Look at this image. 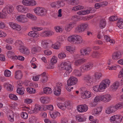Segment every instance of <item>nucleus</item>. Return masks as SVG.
<instances>
[{"label": "nucleus", "instance_id": "32", "mask_svg": "<svg viewBox=\"0 0 123 123\" xmlns=\"http://www.w3.org/2000/svg\"><path fill=\"white\" fill-rule=\"evenodd\" d=\"M75 118L77 121L82 122L86 120V118L84 116L77 115L75 116Z\"/></svg>", "mask_w": 123, "mask_h": 123}, {"label": "nucleus", "instance_id": "14", "mask_svg": "<svg viewBox=\"0 0 123 123\" xmlns=\"http://www.w3.org/2000/svg\"><path fill=\"white\" fill-rule=\"evenodd\" d=\"M78 80L74 77H70L67 81V85L68 86L75 84L77 82Z\"/></svg>", "mask_w": 123, "mask_h": 123}, {"label": "nucleus", "instance_id": "13", "mask_svg": "<svg viewBox=\"0 0 123 123\" xmlns=\"http://www.w3.org/2000/svg\"><path fill=\"white\" fill-rule=\"evenodd\" d=\"M84 80L85 82L86 85L88 86H90L93 85V79L91 76L88 75L84 77Z\"/></svg>", "mask_w": 123, "mask_h": 123}, {"label": "nucleus", "instance_id": "49", "mask_svg": "<svg viewBox=\"0 0 123 123\" xmlns=\"http://www.w3.org/2000/svg\"><path fill=\"white\" fill-rule=\"evenodd\" d=\"M57 58L55 56H53L50 61V62L51 64L54 65L56 64L57 62Z\"/></svg>", "mask_w": 123, "mask_h": 123}, {"label": "nucleus", "instance_id": "60", "mask_svg": "<svg viewBox=\"0 0 123 123\" xmlns=\"http://www.w3.org/2000/svg\"><path fill=\"white\" fill-rule=\"evenodd\" d=\"M99 88V86H98V85H96L93 86L92 89L94 91L96 92H100L101 91Z\"/></svg>", "mask_w": 123, "mask_h": 123}, {"label": "nucleus", "instance_id": "35", "mask_svg": "<svg viewBox=\"0 0 123 123\" xmlns=\"http://www.w3.org/2000/svg\"><path fill=\"white\" fill-rule=\"evenodd\" d=\"M80 25L83 32L88 28V25L87 23H84Z\"/></svg>", "mask_w": 123, "mask_h": 123}, {"label": "nucleus", "instance_id": "8", "mask_svg": "<svg viewBox=\"0 0 123 123\" xmlns=\"http://www.w3.org/2000/svg\"><path fill=\"white\" fill-rule=\"evenodd\" d=\"M16 9L18 12L21 13H26L28 11V8L22 5H19L17 6Z\"/></svg>", "mask_w": 123, "mask_h": 123}, {"label": "nucleus", "instance_id": "16", "mask_svg": "<svg viewBox=\"0 0 123 123\" xmlns=\"http://www.w3.org/2000/svg\"><path fill=\"white\" fill-rule=\"evenodd\" d=\"M92 51L91 48L87 47L81 49L80 51V53L81 55H88Z\"/></svg>", "mask_w": 123, "mask_h": 123}, {"label": "nucleus", "instance_id": "34", "mask_svg": "<svg viewBox=\"0 0 123 123\" xmlns=\"http://www.w3.org/2000/svg\"><path fill=\"white\" fill-rule=\"evenodd\" d=\"M52 90L51 88L49 87H46L43 88V92L47 94H50L52 93Z\"/></svg>", "mask_w": 123, "mask_h": 123}, {"label": "nucleus", "instance_id": "22", "mask_svg": "<svg viewBox=\"0 0 123 123\" xmlns=\"http://www.w3.org/2000/svg\"><path fill=\"white\" fill-rule=\"evenodd\" d=\"M116 111L114 108V105H111L106 108L105 112L107 114H109L115 112Z\"/></svg>", "mask_w": 123, "mask_h": 123}, {"label": "nucleus", "instance_id": "58", "mask_svg": "<svg viewBox=\"0 0 123 123\" xmlns=\"http://www.w3.org/2000/svg\"><path fill=\"white\" fill-rule=\"evenodd\" d=\"M80 69L82 72H85L88 70L86 64H84L81 66L80 68Z\"/></svg>", "mask_w": 123, "mask_h": 123}, {"label": "nucleus", "instance_id": "20", "mask_svg": "<svg viewBox=\"0 0 123 123\" xmlns=\"http://www.w3.org/2000/svg\"><path fill=\"white\" fill-rule=\"evenodd\" d=\"M41 102L43 104H47L49 103L50 99V98L47 96L41 97L40 99Z\"/></svg>", "mask_w": 123, "mask_h": 123}, {"label": "nucleus", "instance_id": "7", "mask_svg": "<svg viewBox=\"0 0 123 123\" xmlns=\"http://www.w3.org/2000/svg\"><path fill=\"white\" fill-rule=\"evenodd\" d=\"M16 20L18 22L23 23H27L28 20L25 15L21 14L18 16L16 18Z\"/></svg>", "mask_w": 123, "mask_h": 123}, {"label": "nucleus", "instance_id": "59", "mask_svg": "<svg viewBox=\"0 0 123 123\" xmlns=\"http://www.w3.org/2000/svg\"><path fill=\"white\" fill-rule=\"evenodd\" d=\"M73 74L74 75L79 77H80L81 75V74L80 71L77 69H75L73 71Z\"/></svg>", "mask_w": 123, "mask_h": 123}, {"label": "nucleus", "instance_id": "50", "mask_svg": "<svg viewBox=\"0 0 123 123\" xmlns=\"http://www.w3.org/2000/svg\"><path fill=\"white\" fill-rule=\"evenodd\" d=\"M60 47V45H58L56 43L53 44V43L50 45V49L52 48L55 49H59Z\"/></svg>", "mask_w": 123, "mask_h": 123}, {"label": "nucleus", "instance_id": "46", "mask_svg": "<svg viewBox=\"0 0 123 123\" xmlns=\"http://www.w3.org/2000/svg\"><path fill=\"white\" fill-rule=\"evenodd\" d=\"M42 77L41 81L43 83L46 82L47 80V77L45 73L44 72L40 75Z\"/></svg>", "mask_w": 123, "mask_h": 123}, {"label": "nucleus", "instance_id": "25", "mask_svg": "<svg viewBox=\"0 0 123 123\" xmlns=\"http://www.w3.org/2000/svg\"><path fill=\"white\" fill-rule=\"evenodd\" d=\"M119 85V82L116 81L113 83L110 86V89L113 91H115L118 88Z\"/></svg>", "mask_w": 123, "mask_h": 123}, {"label": "nucleus", "instance_id": "11", "mask_svg": "<svg viewBox=\"0 0 123 123\" xmlns=\"http://www.w3.org/2000/svg\"><path fill=\"white\" fill-rule=\"evenodd\" d=\"M79 56L78 55H74V64L76 66H80L82 64L85 62L86 61V60L84 59H76V57Z\"/></svg>", "mask_w": 123, "mask_h": 123}, {"label": "nucleus", "instance_id": "36", "mask_svg": "<svg viewBox=\"0 0 123 123\" xmlns=\"http://www.w3.org/2000/svg\"><path fill=\"white\" fill-rule=\"evenodd\" d=\"M114 108L116 111L117 110L123 108V102H121L117 104L114 106Z\"/></svg>", "mask_w": 123, "mask_h": 123}, {"label": "nucleus", "instance_id": "12", "mask_svg": "<svg viewBox=\"0 0 123 123\" xmlns=\"http://www.w3.org/2000/svg\"><path fill=\"white\" fill-rule=\"evenodd\" d=\"M88 109V107L86 105L84 104L78 105L77 107V110L79 112H83L86 111Z\"/></svg>", "mask_w": 123, "mask_h": 123}, {"label": "nucleus", "instance_id": "21", "mask_svg": "<svg viewBox=\"0 0 123 123\" xmlns=\"http://www.w3.org/2000/svg\"><path fill=\"white\" fill-rule=\"evenodd\" d=\"M19 51L22 54L26 55H28L30 53V50L29 49L25 46L19 49Z\"/></svg>", "mask_w": 123, "mask_h": 123}, {"label": "nucleus", "instance_id": "64", "mask_svg": "<svg viewBox=\"0 0 123 123\" xmlns=\"http://www.w3.org/2000/svg\"><path fill=\"white\" fill-rule=\"evenodd\" d=\"M33 102L32 99L29 98H26L25 99L24 102L27 104H31Z\"/></svg>", "mask_w": 123, "mask_h": 123}, {"label": "nucleus", "instance_id": "29", "mask_svg": "<svg viewBox=\"0 0 123 123\" xmlns=\"http://www.w3.org/2000/svg\"><path fill=\"white\" fill-rule=\"evenodd\" d=\"M74 24L73 22H70L66 25L65 27V29L67 32L70 31L74 27Z\"/></svg>", "mask_w": 123, "mask_h": 123}, {"label": "nucleus", "instance_id": "30", "mask_svg": "<svg viewBox=\"0 0 123 123\" xmlns=\"http://www.w3.org/2000/svg\"><path fill=\"white\" fill-rule=\"evenodd\" d=\"M75 42L77 43H81L83 41L82 37L79 35L74 34Z\"/></svg>", "mask_w": 123, "mask_h": 123}, {"label": "nucleus", "instance_id": "38", "mask_svg": "<svg viewBox=\"0 0 123 123\" xmlns=\"http://www.w3.org/2000/svg\"><path fill=\"white\" fill-rule=\"evenodd\" d=\"M106 24V20L104 19H102L100 21L99 26L101 29H103L105 26Z\"/></svg>", "mask_w": 123, "mask_h": 123}, {"label": "nucleus", "instance_id": "4", "mask_svg": "<svg viewBox=\"0 0 123 123\" xmlns=\"http://www.w3.org/2000/svg\"><path fill=\"white\" fill-rule=\"evenodd\" d=\"M122 119V116L120 115L117 114L112 116L110 119V121L112 123H120Z\"/></svg>", "mask_w": 123, "mask_h": 123}, {"label": "nucleus", "instance_id": "55", "mask_svg": "<svg viewBox=\"0 0 123 123\" xmlns=\"http://www.w3.org/2000/svg\"><path fill=\"white\" fill-rule=\"evenodd\" d=\"M118 67H120L119 65H113L111 66H108V68L109 70H116L117 68Z\"/></svg>", "mask_w": 123, "mask_h": 123}, {"label": "nucleus", "instance_id": "28", "mask_svg": "<svg viewBox=\"0 0 123 123\" xmlns=\"http://www.w3.org/2000/svg\"><path fill=\"white\" fill-rule=\"evenodd\" d=\"M26 18L32 21H36L37 20V17L35 15L31 13H28L26 14Z\"/></svg>", "mask_w": 123, "mask_h": 123}, {"label": "nucleus", "instance_id": "63", "mask_svg": "<svg viewBox=\"0 0 123 123\" xmlns=\"http://www.w3.org/2000/svg\"><path fill=\"white\" fill-rule=\"evenodd\" d=\"M57 39L59 42V44L62 43L64 41V37L62 35L58 36L57 37Z\"/></svg>", "mask_w": 123, "mask_h": 123}, {"label": "nucleus", "instance_id": "3", "mask_svg": "<svg viewBox=\"0 0 123 123\" xmlns=\"http://www.w3.org/2000/svg\"><path fill=\"white\" fill-rule=\"evenodd\" d=\"M35 13L37 15L43 16L46 14L47 13L46 9L42 7H36L33 9Z\"/></svg>", "mask_w": 123, "mask_h": 123}, {"label": "nucleus", "instance_id": "45", "mask_svg": "<svg viewBox=\"0 0 123 123\" xmlns=\"http://www.w3.org/2000/svg\"><path fill=\"white\" fill-rule=\"evenodd\" d=\"M55 31L57 33H61L63 31L62 27L59 26H56L54 27Z\"/></svg>", "mask_w": 123, "mask_h": 123}, {"label": "nucleus", "instance_id": "43", "mask_svg": "<svg viewBox=\"0 0 123 123\" xmlns=\"http://www.w3.org/2000/svg\"><path fill=\"white\" fill-rule=\"evenodd\" d=\"M104 38L106 42H109L112 44H114L115 43V41L113 39H111L110 37L108 36H105Z\"/></svg>", "mask_w": 123, "mask_h": 123}, {"label": "nucleus", "instance_id": "26", "mask_svg": "<svg viewBox=\"0 0 123 123\" xmlns=\"http://www.w3.org/2000/svg\"><path fill=\"white\" fill-rule=\"evenodd\" d=\"M67 102L63 103H59L57 104V106L60 109L63 111L66 110V107L68 105V104H67Z\"/></svg>", "mask_w": 123, "mask_h": 123}, {"label": "nucleus", "instance_id": "24", "mask_svg": "<svg viewBox=\"0 0 123 123\" xmlns=\"http://www.w3.org/2000/svg\"><path fill=\"white\" fill-rule=\"evenodd\" d=\"M92 9V8H90L87 10H82L78 12L77 13L80 15H85L90 13Z\"/></svg>", "mask_w": 123, "mask_h": 123}, {"label": "nucleus", "instance_id": "41", "mask_svg": "<svg viewBox=\"0 0 123 123\" xmlns=\"http://www.w3.org/2000/svg\"><path fill=\"white\" fill-rule=\"evenodd\" d=\"M53 90L54 94L57 96L59 95L61 92V89L58 87H54Z\"/></svg>", "mask_w": 123, "mask_h": 123}, {"label": "nucleus", "instance_id": "44", "mask_svg": "<svg viewBox=\"0 0 123 123\" xmlns=\"http://www.w3.org/2000/svg\"><path fill=\"white\" fill-rule=\"evenodd\" d=\"M15 45L17 47H19V48H22L24 46H23V43L21 41L19 40H17L16 41Z\"/></svg>", "mask_w": 123, "mask_h": 123}, {"label": "nucleus", "instance_id": "31", "mask_svg": "<svg viewBox=\"0 0 123 123\" xmlns=\"http://www.w3.org/2000/svg\"><path fill=\"white\" fill-rule=\"evenodd\" d=\"M22 76L23 74L21 71L18 70L15 72L14 77L17 80L21 79Z\"/></svg>", "mask_w": 123, "mask_h": 123}, {"label": "nucleus", "instance_id": "53", "mask_svg": "<svg viewBox=\"0 0 123 123\" xmlns=\"http://www.w3.org/2000/svg\"><path fill=\"white\" fill-rule=\"evenodd\" d=\"M84 7L82 6H78L74 7L72 9V10L73 11H76L78 10L83 9Z\"/></svg>", "mask_w": 123, "mask_h": 123}, {"label": "nucleus", "instance_id": "48", "mask_svg": "<svg viewBox=\"0 0 123 123\" xmlns=\"http://www.w3.org/2000/svg\"><path fill=\"white\" fill-rule=\"evenodd\" d=\"M117 26L120 29L123 28V20L122 19L120 18L117 23Z\"/></svg>", "mask_w": 123, "mask_h": 123}, {"label": "nucleus", "instance_id": "56", "mask_svg": "<svg viewBox=\"0 0 123 123\" xmlns=\"http://www.w3.org/2000/svg\"><path fill=\"white\" fill-rule=\"evenodd\" d=\"M51 6L52 7L58 9L59 8L58 1L52 3L51 4Z\"/></svg>", "mask_w": 123, "mask_h": 123}, {"label": "nucleus", "instance_id": "33", "mask_svg": "<svg viewBox=\"0 0 123 123\" xmlns=\"http://www.w3.org/2000/svg\"><path fill=\"white\" fill-rule=\"evenodd\" d=\"M50 115L53 119H55L58 117H59L61 115L60 113L58 111H55L53 113H50Z\"/></svg>", "mask_w": 123, "mask_h": 123}, {"label": "nucleus", "instance_id": "57", "mask_svg": "<svg viewBox=\"0 0 123 123\" xmlns=\"http://www.w3.org/2000/svg\"><path fill=\"white\" fill-rule=\"evenodd\" d=\"M26 91L28 92L31 94L35 93L36 92L35 89L31 87L27 88Z\"/></svg>", "mask_w": 123, "mask_h": 123}, {"label": "nucleus", "instance_id": "39", "mask_svg": "<svg viewBox=\"0 0 123 123\" xmlns=\"http://www.w3.org/2000/svg\"><path fill=\"white\" fill-rule=\"evenodd\" d=\"M112 58L114 60H117L121 57L120 54L118 53L115 52L113 53L112 56Z\"/></svg>", "mask_w": 123, "mask_h": 123}, {"label": "nucleus", "instance_id": "27", "mask_svg": "<svg viewBox=\"0 0 123 123\" xmlns=\"http://www.w3.org/2000/svg\"><path fill=\"white\" fill-rule=\"evenodd\" d=\"M3 85L4 87L8 91L12 92L13 91V87L8 83H4Z\"/></svg>", "mask_w": 123, "mask_h": 123}, {"label": "nucleus", "instance_id": "9", "mask_svg": "<svg viewBox=\"0 0 123 123\" xmlns=\"http://www.w3.org/2000/svg\"><path fill=\"white\" fill-rule=\"evenodd\" d=\"M22 3L24 6H34L37 4L34 0H22Z\"/></svg>", "mask_w": 123, "mask_h": 123}, {"label": "nucleus", "instance_id": "23", "mask_svg": "<svg viewBox=\"0 0 123 123\" xmlns=\"http://www.w3.org/2000/svg\"><path fill=\"white\" fill-rule=\"evenodd\" d=\"M28 35L29 36L34 38H37L39 37V33L35 31H32L29 32L28 33Z\"/></svg>", "mask_w": 123, "mask_h": 123}, {"label": "nucleus", "instance_id": "42", "mask_svg": "<svg viewBox=\"0 0 123 123\" xmlns=\"http://www.w3.org/2000/svg\"><path fill=\"white\" fill-rule=\"evenodd\" d=\"M94 102L97 103L102 102L101 95H98L96 96L93 99Z\"/></svg>", "mask_w": 123, "mask_h": 123}, {"label": "nucleus", "instance_id": "62", "mask_svg": "<svg viewBox=\"0 0 123 123\" xmlns=\"http://www.w3.org/2000/svg\"><path fill=\"white\" fill-rule=\"evenodd\" d=\"M9 97L11 99L16 100L18 99V98L15 95L13 94H11L9 95Z\"/></svg>", "mask_w": 123, "mask_h": 123}, {"label": "nucleus", "instance_id": "51", "mask_svg": "<svg viewBox=\"0 0 123 123\" xmlns=\"http://www.w3.org/2000/svg\"><path fill=\"white\" fill-rule=\"evenodd\" d=\"M14 114L12 113L9 115H7V117L8 120L10 122H13L14 121Z\"/></svg>", "mask_w": 123, "mask_h": 123}, {"label": "nucleus", "instance_id": "1", "mask_svg": "<svg viewBox=\"0 0 123 123\" xmlns=\"http://www.w3.org/2000/svg\"><path fill=\"white\" fill-rule=\"evenodd\" d=\"M60 67L62 69L66 71L64 76L65 77L69 76L70 73L72 70L71 62L68 61L63 62L61 64Z\"/></svg>", "mask_w": 123, "mask_h": 123}, {"label": "nucleus", "instance_id": "52", "mask_svg": "<svg viewBox=\"0 0 123 123\" xmlns=\"http://www.w3.org/2000/svg\"><path fill=\"white\" fill-rule=\"evenodd\" d=\"M80 25L77 26L75 29V32L76 33H81L83 31Z\"/></svg>", "mask_w": 123, "mask_h": 123}, {"label": "nucleus", "instance_id": "47", "mask_svg": "<svg viewBox=\"0 0 123 123\" xmlns=\"http://www.w3.org/2000/svg\"><path fill=\"white\" fill-rule=\"evenodd\" d=\"M67 40L68 42H74V34L72 35L68 36L67 38Z\"/></svg>", "mask_w": 123, "mask_h": 123}, {"label": "nucleus", "instance_id": "6", "mask_svg": "<svg viewBox=\"0 0 123 123\" xmlns=\"http://www.w3.org/2000/svg\"><path fill=\"white\" fill-rule=\"evenodd\" d=\"M52 43V41L49 39L43 40L41 42L42 46L46 49H50V45Z\"/></svg>", "mask_w": 123, "mask_h": 123}, {"label": "nucleus", "instance_id": "18", "mask_svg": "<svg viewBox=\"0 0 123 123\" xmlns=\"http://www.w3.org/2000/svg\"><path fill=\"white\" fill-rule=\"evenodd\" d=\"M92 96V93L89 91H86L83 92L81 94V97L83 99L88 98Z\"/></svg>", "mask_w": 123, "mask_h": 123}, {"label": "nucleus", "instance_id": "40", "mask_svg": "<svg viewBox=\"0 0 123 123\" xmlns=\"http://www.w3.org/2000/svg\"><path fill=\"white\" fill-rule=\"evenodd\" d=\"M102 74L98 72H95L93 75L96 81L99 80L102 77Z\"/></svg>", "mask_w": 123, "mask_h": 123}, {"label": "nucleus", "instance_id": "15", "mask_svg": "<svg viewBox=\"0 0 123 123\" xmlns=\"http://www.w3.org/2000/svg\"><path fill=\"white\" fill-rule=\"evenodd\" d=\"M54 34V32L51 30H47L43 31L40 33V36L45 37L51 36Z\"/></svg>", "mask_w": 123, "mask_h": 123}, {"label": "nucleus", "instance_id": "54", "mask_svg": "<svg viewBox=\"0 0 123 123\" xmlns=\"http://www.w3.org/2000/svg\"><path fill=\"white\" fill-rule=\"evenodd\" d=\"M37 119V117L35 116L31 117L29 118V121L30 123H35Z\"/></svg>", "mask_w": 123, "mask_h": 123}, {"label": "nucleus", "instance_id": "5", "mask_svg": "<svg viewBox=\"0 0 123 123\" xmlns=\"http://www.w3.org/2000/svg\"><path fill=\"white\" fill-rule=\"evenodd\" d=\"M14 10L13 7L11 5H6L2 10V12L5 14H10L12 13Z\"/></svg>", "mask_w": 123, "mask_h": 123}, {"label": "nucleus", "instance_id": "10", "mask_svg": "<svg viewBox=\"0 0 123 123\" xmlns=\"http://www.w3.org/2000/svg\"><path fill=\"white\" fill-rule=\"evenodd\" d=\"M8 24L10 27L14 30L19 31L22 29L21 26L17 23L10 22Z\"/></svg>", "mask_w": 123, "mask_h": 123}, {"label": "nucleus", "instance_id": "37", "mask_svg": "<svg viewBox=\"0 0 123 123\" xmlns=\"http://www.w3.org/2000/svg\"><path fill=\"white\" fill-rule=\"evenodd\" d=\"M67 50L71 53H74L75 50V47L74 46H68L66 47Z\"/></svg>", "mask_w": 123, "mask_h": 123}, {"label": "nucleus", "instance_id": "2", "mask_svg": "<svg viewBox=\"0 0 123 123\" xmlns=\"http://www.w3.org/2000/svg\"><path fill=\"white\" fill-rule=\"evenodd\" d=\"M111 83V80L108 79H105L103 80L99 85L101 91L105 90L109 87Z\"/></svg>", "mask_w": 123, "mask_h": 123}, {"label": "nucleus", "instance_id": "19", "mask_svg": "<svg viewBox=\"0 0 123 123\" xmlns=\"http://www.w3.org/2000/svg\"><path fill=\"white\" fill-rule=\"evenodd\" d=\"M102 102L107 103L110 101L111 99V95L109 94L101 95Z\"/></svg>", "mask_w": 123, "mask_h": 123}, {"label": "nucleus", "instance_id": "61", "mask_svg": "<svg viewBox=\"0 0 123 123\" xmlns=\"http://www.w3.org/2000/svg\"><path fill=\"white\" fill-rule=\"evenodd\" d=\"M25 90L24 88H18L17 89V92L20 95H23Z\"/></svg>", "mask_w": 123, "mask_h": 123}, {"label": "nucleus", "instance_id": "17", "mask_svg": "<svg viewBox=\"0 0 123 123\" xmlns=\"http://www.w3.org/2000/svg\"><path fill=\"white\" fill-rule=\"evenodd\" d=\"M42 110L41 106L39 105H37L35 106L34 109L33 110H31L30 108H28L27 111L29 113L31 114L32 113L36 114L39 111Z\"/></svg>", "mask_w": 123, "mask_h": 123}]
</instances>
